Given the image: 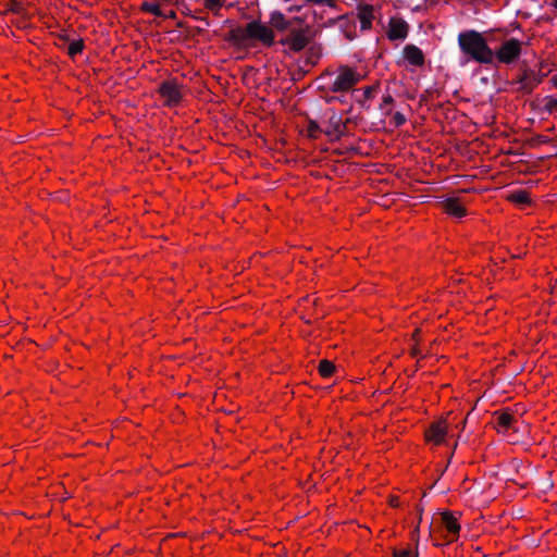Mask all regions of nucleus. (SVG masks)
Segmentation results:
<instances>
[{"mask_svg":"<svg viewBox=\"0 0 557 557\" xmlns=\"http://www.w3.org/2000/svg\"><path fill=\"white\" fill-rule=\"evenodd\" d=\"M458 45L463 54L480 64H492L494 51L484 36L476 30H466L458 35Z\"/></svg>","mask_w":557,"mask_h":557,"instance_id":"f257e3e1","label":"nucleus"},{"mask_svg":"<svg viewBox=\"0 0 557 557\" xmlns=\"http://www.w3.org/2000/svg\"><path fill=\"white\" fill-rule=\"evenodd\" d=\"M231 38L238 45H246L249 41H259L270 47L274 44V32L270 26L259 21H252L243 27L232 29Z\"/></svg>","mask_w":557,"mask_h":557,"instance_id":"f03ea898","label":"nucleus"},{"mask_svg":"<svg viewBox=\"0 0 557 557\" xmlns=\"http://www.w3.org/2000/svg\"><path fill=\"white\" fill-rule=\"evenodd\" d=\"M323 79L325 88L332 92H346L351 90L361 79L362 75L354 67L342 65L332 72H327Z\"/></svg>","mask_w":557,"mask_h":557,"instance_id":"7ed1b4c3","label":"nucleus"},{"mask_svg":"<svg viewBox=\"0 0 557 557\" xmlns=\"http://www.w3.org/2000/svg\"><path fill=\"white\" fill-rule=\"evenodd\" d=\"M158 94L166 107H176L183 99L182 85L175 78L162 82L158 88Z\"/></svg>","mask_w":557,"mask_h":557,"instance_id":"20e7f679","label":"nucleus"},{"mask_svg":"<svg viewBox=\"0 0 557 557\" xmlns=\"http://www.w3.org/2000/svg\"><path fill=\"white\" fill-rule=\"evenodd\" d=\"M522 41L517 38H509L502 42L496 52H494V60L504 64H510L517 61L522 52Z\"/></svg>","mask_w":557,"mask_h":557,"instance_id":"39448f33","label":"nucleus"},{"mask_svg":"<svg viewBox=\"0 0 557 557\" xmlns=\"http://www.w3.org/2000/svg\"><path fill=\"white\" fill-rule=\"evenodd\" d=\"M450 424L451 423L448 418L441 419L432 423L429 430L425 432L426 441L434 445H441L445 443V440L450 432Z\"/></svg>","mask_w":557,"mask_h":557,"instance_id":"423d86ee","label":"nucleus"},{"mask_svg":"<svg viewBox=\"0 0 557 557\" xmlns=\"http://www.w3.org/2000/svg\"><path fill=\"white\" fill-rule=\"evenodd\" d=\"M494 424L497 432L506 434L510 430H517L518 417L508 409L496 411Z\"/></svg>","mask_w":557,"mask_h":557,"instance_id":"0eeeda50","label":"nucleus"},{"mask_svg":"<svg viewBox=\"0 0 557 557\" xmlns=\"http://www.w3.org/2000/svg\"><path fill=\"white\" fill-rule=\"evenodd\" d=\"M409 25L400 17H391L386 36L389 40H404L407 38Z\"/></svg>","mask_w":557,"mask_h":557,"instance_id":"6e6552de","label":"nucleus"},{"mask_svg":"<svg viewBox=\"0 0 557 557\" xmlns=\"http://www.w3.org/2000/svg\"><path fill=\"white\" fill-rule=\"evenodd\" d=\"M442 524L448 533V541H455L460 532L459 516L453 512H443L441 516Z\"/></svg>","mask_w":557,"mask_h":557,"instance_id":"1a4fd4ad","label":"nucleus"},{"mask_svg":"<svg viewBox=\"0 0 557 557\" xmlns=\"http://www.w3.org/2000/svg\"><path fill=\"white\" fill-rule=\"evenodd\" d=\"M308 41L309 39L305 29H294L283 40V44L294 51H300L308 45Z\"/></svg>","mask_w":557,"mask_h":557,"instance_id":"9d476101","label":"nucleus"},{"mask_svg":"<svg viewBox=\"0 0 557 557\" xmlns=\"http://www.w3.org/2000/svg\"><path fill=\"white\" fill-rule=\"evenodd\" d=\"M443 210L450 216L460 219L467 214L463 202L456 197H450L442 201Z\"/></svg>","mask_w":557,"mask_h":557,"instance_id":"9b49d317","label":"nucleus"},{"mask_svg":"<svg viewBox=\"0 0 557 557\" xmlns=\"http://www.w3.org/2000/svg\"><path fill=\"white\" fill-rule=\"evenodd\" d=\"M404 58L409 65L421 67L424 65L425 57L422 50L414 45H407L403 50Z\"/></svg>","mask_w":557,"mask_h":557,"instance_id":"f8f14e48","label":"nucleus"},{"mask_svg":"<svg viewBox=\"0 0 557 557\" xmlns=\"http://www.w3.org/2000/svg\"><path fill=\"white\" fill-rule=\"evenodd\" d=\"M357 17L362 30L370 29L375 18L374 7L368 3H360L357 8Z\"/></svg>","mask_w":557,"mask_h":557,"instance_id":"ddd939ff","label":"nucleus"},{"mask_svg":"<svg viewBox=\"0 0 557 557\" xmlns=\"http://www.w3.org/2000/svg\"><path fill=\"white\" fill-rule=\"evenodd\" d=\"M271 28H275L278 32H284L290 26V21L287 20L284 14L280 11H273L270 14Z\"/></svg>","mask_w":557,"mask_h":557,"instance_id":"4468645a","label":"nucleus"},{"mask_svg":"<svg viewBox=\"0 0 557 557\" xmlns=\"http://www.w3.org/2000/svg\"><path fill=\"white\" fill-rule=\"evenodd\" d=\"M508 199L510 201H512L513 203H517V205H528L530 203L531 199H530V195L528 191L525 190H516V191H512L509 196H508Z\"/></svg>","mask_w":557,"mask_h":557,"instance_id":"2eb2a0df","label":"nucleus"},{"mask_svg":"<svg viewBox=\"0 0 557 557\" xmlns=\"http://www.w3.org/2000/svg\"><path fill=\"white\" fill-rule=\"evenodd\" d=\"M318 370L321 376L329 377L333 374L335 366L333 364V362L324 359L320 361Z\"/></svg>","mask_w":557,"mask_h":557,"instance_id":"dca6fc26","label":"nucleus"},{"mask_svg":"<svg viewBox=\"0 0 557 557\" xmlns=\"http://www.w3.org/2000/svg\"><path fill=\"white\" fill-rule=\"evenodd\" d=\"M333 120H335V121L332 122V126L330 128H327L325 131V133L327 136H330L332 138H338L339 135L342 134L341 119L333 116L331 121H333Z\"/></svg>","mask_w":557,"mask_h":557,"instance_id":"f3484780","label":"nucleus"},{"mask_svg":"<svg viewBox=\"0 0 557 557\" xmlns=\"http://www.w3.org/2000/svg\"><path fill=\"white\" fill-rule=\"evenodd\" d=\"M84 49V42L82 39L74 40L69 45L67 52L71 57L81 53Z\"/></svg>","mask_w":557,"mask_h":557,"instance_id":"a211bd4d","label":"nucleus"},{"mask_svg":"<svg viewBox=\"0 0 557 557\" xmlns=\"http://www.w3.org/2000/svg\"><path fill=\"white\" fill-rule=\"evenodd\" d=\"M321 133V128L314 121H309L307 125V135L310 138H318Z\"/></svg>","mask_w":557,"mask_h":557,"instance_id":"6ab92c4d","label":"nucleus"},{"mask_svg":"<svg viewBox=\"0 0 557 557\" xmlns=\"http://www.w3.org/2000/svg\"><path fill=\"white\" fill-rule=\"evenodd\" d=\"M202 1H203V5L206 9H208L212 12H215V11H219L223 7L225 0H202Z\"/></svg>","mask_w":557,"mask_h":557,"instance_id":"aec40b11","label":"nucleus"},{"mask_svg":"<svg viewBox=\"0 0 557 557\" xmlns=\"http://www.w3.org/2000/svg\"><path fill=\"white\" fill-rule=\"evenodd\" d=\"M141 8H143L144 11L149 12V13L156 15V16H161L162 15L160 7L157 3L145 2V3H143Z\"/></svg>","mask_w":557,"mask_h":557,"instance_id":"412c9836","label":"nucleus"},{"mask_svg":"<svg viewBox=\"0 0 557 557\" xmlns=\"http://www.w3.org/2000/svg\"><path fill=\"white\" fill-rule=\"evenodd\" d=\"M374 91H375L374 87H371V86L366 87V88L363 89L364 98H366V99L371 98V97L373 96Z\"/></svg>","mask_w":557,"mask_h":557,"instance_id":"4be33fe9","label":"nucleus"},{"mask_svg":"<svg viewBox=\"0 0 557 557\" xmlns=\"http://www.w3.org/2000/svg\"><path fill=\"white\" fill-rule=\"evenodd\" d=\"M394 119H395L397 125H401L405 122V117L400 113H396Z\"/></svg>","mask_w":557,"mask_h":557,"instance_id":"5701e85b","label":"nucleus"},{"mask_svg":"<svg viewBox=\"0 0 557 557\" xmlns=\"http://www.w3.org/2000/svg\"><path fill=\"white\" fill-rule=\"evenodd\" d=\"M397 557H412V553L409 550H403L397 555Z\"/></svg>","mask_w":557,"mask_h":557,"instance_id":"b1692460","label":"nucleus"},{"mask_svg":"<svg viewBox=\"0 0 557 557\" xmlns=\"http://www.w3.org/2000/svg\"><path fill=\"white\" fill-rule=\"evenodd\" d=\"M391 506L393 507H397L399 505L398 503V498L397 497H393L389 502Z\"/></svg>","mask_w":557,"mask_h":557,"instance_id":"393cba45","label":"nucleus"},{"mask_svg":"<svg viewBox=\"0 0 557 557\" xmlns=\"http://www.w3.org/2000/svg\"><path fill=\"white\" fill-rule=\"evenodd\" d=\"M419 334H420V330H416V331L413 332V334H412V338H413L414 341H417V339H418V337H419Z\"/></svg>","mask_w":557,"mask_h":557,"instance_id":"a878e982","label":"nucleus"},{"mask_svg":"<svg viewBox=\"0 0 557 557\" xmlns=\"http://www.w3.org/2000/svg\"><path fill=\"white\" fill-rule=\"evenodd\" d=\"M412 356H417L419 354L418 349L414 347L412 348V351H411Z\"/></svg>","mask_w":557,"mask_h":557,"instance_id":"bb28decb","label":"nucleus"},{"mask_svg":"<svg viewBox=\"0 0 557 557\" xmlns=\"http://www.w3.org/2000/svg\"><path fill=\"white\" fill-rule=\"evenodd\" d=\"M554 5L555 8H557V0H554Z\"/></svg>","mask_w":557,"mask_h":557,"instance_id":"cd10ccee","label":"nucleus"}]
</instances>
